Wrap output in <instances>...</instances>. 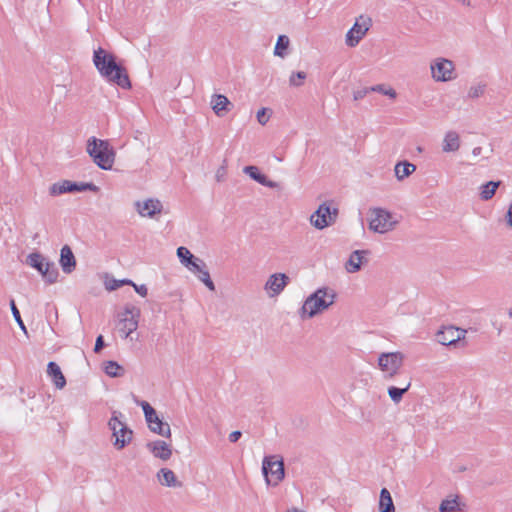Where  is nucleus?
<instances>
[{
    "instance_id": "nucleus-1",
    "label": "nucleus",
    "mask_w": 512,
    "mask_h": 512,
    "mask_svg": "<svg viewBox=\"0 0 512 512\" xmlns=\"http://www.w3.org/2000/svg\"><path fill=\"white\" fill-rule=\"evenodd\" d=\"M93 63L99 74L108 82L122 89L131 88V82L126 68L122 63L117 62V57L113 53L108 52L102 47H98L93 53Z\"/></svg>"
},
{
    "instance_id": "nucleus-2",
    "label": "nucleus",
    "mask_w": 512,
    "mask_h": 512,
    "mask_svg": "<svg viewBox=\"0 0 512 512\" xmlns=\"http://www.w3.org/2000/svg\"><path fill=\"white\" fill-rule=\"evenodd\" d=\"M336 299L334 290L328 287L318 288L304 301L299 314L302 319L313 318L328 309Z\"/></svg>"
},
{
    "instance_id": "nucleus-3",
    "label": "nucleus",
    "mask_w": 512,
    "mask_h": 512,
    "mask_svg": "<svg viewBox=\"0 0 512 512\" xmlns=\"http://www.w3.org/2000/svg\"><path fill=\"white\" fill-rule=\"evenodd\" d=\"M87 153L93 162L103 170H110L115 161V151L108 140L90 137L87 141Z\"/></svg>"
},
{
    "instance_id": "nucleus-4",
    "label": "nucleus",
    "mask_w": 512,
    "mask_h": 512,
    "mask_svg": "<svg viewBox=\"0 0 512 512\" xmlns=\"http://www.w3.org/2000/svg\"><path fill=\"white\" fill-rule=\"evenodd\" d=\"M26 263L36 269L48 284H53L57 281L59 272L56 265L48 261L41 253H30L26 257Z\"/></svg>"
},
{
    "instance_id": "nucleus-5",
    "label": "nucleus",
    "mask_w": 512,
    "mask_h": 512,
    "mask_svg": "<svg viewBox=\"0 0 512 512\" xmlns=\"http://www.w3.org/2000/svg\"><path fill=\"white\" fill-rule=\"evenodd\" d=\"M122 413L119 411H113L112 417L108 422L109 429L112 431L114 438L113 445L116 449L121 450L127 444H129L133 437V431L120 420Z\"/></svg>"
},
{
    "instance_id": "nucleus-6",
    "label": "nucleus",
    "mask_w": 512,
    "mask_h": 512,
    "mask_svg": "<svg viewBox=\"0 0 512 512\" xmlns=\"http://www.w3.org/2000/svg\"><path fill=\"white\" fill-rule=\"evenodd\" d=\"M369 229L380 234H384L394 229L398 221L393 220L391 212L383 208L370 209Z\"/></svg>"
},
{
    "instance_id": "nucleus-7",
    "label": "nucleus",
    "mask_w": 512,
    "mask_h": 512,
    "mask_svg": "<svg viewBox=\"0 0 512 512\" xmlns=\"http://www.w3.org/2000/svg\"><path fill=\"white\" fill-rule=\"evenodd\" d=\"M277 456H265L262 463V473L268 485L277 486L285 476L283 459Z\"/></svg>"
},
{
    "instance_id": "nucleus-8",
    "label": "nucleus",
    "mask_w": 512,
    "mask_h": 512,
    "mask_svg": "<svg viewBox=\"0 0 512 512\" xmlns=\"http://www.w3.org/2000/svg\"><path fill=\"white\" fill-rule=\"evenodd\" d=\"M404 354L396 352H383L378 356V367L386 379H392L403 366Z\"/></svg>"
},
{
    "instance_id": "nucleus-9",
    "label": "nucleus",
    "mask_w": 512,
    "mask_h": 512,
    "mask_svg": "<svg viewBox=\"0 0 512 512\" xmlns=\"http://www.w3.org/2000/svg\"><path fill=\"white\" fill-rule=\"evenodd\" d=\"M92 191L98 192L99 187L92 182H72L70 180H62L52 184L49 188L51 196H58L64 193Z\"/></svg>"
},
{
    "instance_id": "nucleus-10",
    "label": "nucleus",
    "mask_w": 512,
    "mask_h": 512,
    "mask_svg": "<svg viewBox=\"0 0 512 512\" xmlns=\"http://www.w3.org/2000/svg\"><path fill=\"white\" fill-rule=\"evenodd\" d=\"M338 209L332 208L326 202L319 205L318 209L310 216L311 224L319 230L332 225L337 218Z\"/></svg>"
},
{
    "instance_id": "nucleus-11",
    "label": "nucleus",
    "mask_w": 512,
    "mask_h": 512,
    "mask_svg": "<svg viewBox=\"0 0 512 512\" xmlns=\"http://www.w3.org/2000/svg\"><path fill=\"white\" fill-rule=\"evenodd\" d=\"M371 19L360 16L354 23L352 28L346 34V45L355 47L359 44L360 40L366 35L370 28Z\"/></svg>"
},
{
    "instance_id": "nucleus-12",
    "label": "nucleus",
    "mask_w": 512,
    "mask_h": 512,
    "mask_svg": "<svg viewBox=\"0 0 512 512\" xmlns=\"http://www.w3.org/2000/svg\"><path fill=\"white\" fill-rule=\"evenodd\" d=\"M140 309L134 305H127L124 310V317L120 319L119 330L124 333L125 338L129 337L138 328Z\"/></svg>"
},
{
    "instance_id": "nucleus-13",
    "label": "nucleus",
    "mask_w": 512,
    "mask_h": 512,
    "mask_svg": "<svg viewBox=\"0 0 512 512\" xmlns=\"http://www.w3.org/2000/svg\"><path fill=\"white\" fill-rule=\"evenodd\" d=\"M430 68L432 77L437 82H447L453 79L454 64L451 60L438 58Z\"/></svg>"
},
{
    "instance_id": "nucleus-14",
    "label": "nucleus",
    "mask_w": 512,
    "mask_h": 512,
    "mask_svg": "<svg viewBox=\"0 0 512 512\" xmlns=\"http://www.w3.org/2000/svg\"><path fill=\"white\" fill-rule=\"evenodd\" d=\"M466 330L454 326L444 327L437 333V341L445 346L454 345L465 338Z\"/></svg>"
},
{
    "instance_id": "nucleus-15",
    "label": "nucleus",
    "mask_w": 512,
    "mask_h": 512,
    "mask_svg": "<svg viewBox=\"0 0 512 512\" xmlns=\"http://www.w3.org/2000/svg\"><path fill=\"white\" fill-rule=\"evenodd\" d=\"M147 449L154 457L167 461L172 456L171 446L163 440H156L146 444Z\"/></svg>"
},
{
    "instance_id": "nucleus-16",
    "label": "nucleus",
    "mask_w": 512,
    "mask_h": 512,
    "mask_svg": "<svg viewBox=\"0 0 512 512\" xmlns=\"http://www.w3.org/2000/svg\"><path fill=\"white\" fill-rule=\"evenodd\" d=\"M288 280V276L284 273L272 274L265 284V289L272 292L270 296L278 295L284 290Z\"/></svg>"
},
{
    "instance_id": "nucleus-17",
    "label": "nucleus",
    "mask_w": 512,
    "mask_h": 512,
    "mask_svg": "<svg viewBox=\"0 0 512 512\" xmlns=\"http://www.w3.org/2000/svg\"><path fill=\"white\" fill-rule=\"evenodd\" d=\"M137 210L141 216L153 218L156 214L161 213L162 203L158 199H148L141 205L140 202L136 203Z\"/></svg>"
},
{
    "instance_id": "nucleus-18",
    "label": "nucleus",
    "mask_w": 512,
    "mask_h": 512,
    "mask_svg": "<svg viewBox=\"0 0 512 512\" xmlns=\"http://www.w3.org/2000/svg\"><path fill=\"white\" fill-rule=\"evenodd\" d=\"M190 271L197 274L198 279L204 283V285L210 290L215 291V285L210 277V273L207 269L205 262L201 259L199 262H195L193 267H190Z\"/></svg>"
},
{
    "instance_id": "nucleus-19",
    "label": "nucleus",
    "mask_w": 512,
    "mask_h": 512,
    "mask_svg": "<svg viewBox=\"0 0 512 512\" xmlns=\"http://www.w3.org/2000/svg\"><path fill=\"white\" fill-rule=\"evenodd\" d=\"M243 172L247 174L254 181L259 184L269 187V188H278L279 184L275 181L269 180L265 174H262L257 166H246L243 169Z\"/></svg>"
},
{
    "instance_id": "nucleus-20",
    "label": "nucleus",
    "mask_w": 512,
    "mask_h": 512,
    "mask_svg": "<svg viewBox=\"0 0 512 512\" xmlns=\"http://www.w3.org/2000/svg\"><path fill=\"white\" fill-rule=\"evenodd\" d=\"M146 422L151 432L158 434L162 437H171V429L169 424L160 419L157 413L154 416H152V419L146 420Z\"/></svg>"
},
{
    "instance_id": "nucleus-21",
    "label": "nucleus",
    "mask_w": 512,
    "mask_h": 512,
    "mask_svg": "<svg viewBox=\"0 0 512 512\" xmlns=\"http://www.w3.org/2000/svg\"><path fill=\"white\" fill-rule=\"evenodd\" d=\"M60 265L63 272L69 274L75 270L76 267V259L68 245H64L60 251Z\"/></svg>"
},
{
    "instance_id": "nucleus-22",
    "label": "nucleus",
    "mask_w": 512,
    "mask_h": 512,
    "mask_svg": "<svg viewBox=\"0 0 512 512\" xmlns=\"http://www.w3.org/2000/svg\"><path fill=\"white\" fill-rule=\"evenodd\" d=\"M369 254L368 250H355L350 254L345 269L348 273H356L361 270L364 255Z\"/></svg>"
},
{
    "instance_id": "nucleus-23",
    "label": "nucleus",
    "mask_w": 512,
    "mask_h": 512,
    "mask_svg": "<svg viewBox=\"0 0 512 512\" xmlns=\"http://www.w3.org/2000/svg\"><path fill=\"white\" fill-rule=\"evenodd\" d=\"M47 374L52 379L54 385L58 389H62L66 385V379L56 362L50 361L47 365Z\"/></svg>"
},
{
    "instance_id": "nucleus-24",
    "label": "nucleus",
    "mask_w": 512,
    "mask_h": 512,
    "mask_svg": "<svg viewBox=\"0 0 512 512\" xmlns=\"http://www.w3.org/2000/svg\"><path fill=\"white\" fill-rule=\"evenodd\" d=\"M231 105V102L225 95L215 94L212 97V108L217 116H224L230 111L229 106Z\"/></svg>"
},
{
    "instance_id": "nucleus-25",
    "label": "nucleus",
    "mask_w": 512,
    "mask_h": 512,
    "mask_svg": "<svg viewBox=\"0 0 512 512\" xmlns=\"http://www.w3.org/2000/svg\"><path fill=\"white\" fill-rule=\"evenodd\" d=\"M159 482L167 487H181L182 483L177 480L175 473L168 468H161L157 473Z\"/></svg>"
},
{
    "instance_id": "nucleus-26",
    "label": "nucleus",
    "mask_w": 512,
    "mask_h": 512,
    "mask_svg": "<svg viewBox=\"0 0 512 512\" xmlns=\"http://www.w3.org/2000/svg\"><path fill=\"white\" fill-rule=\"evenodd\" d=\"M460 148L459 134L455 131H448L443 140L442 150L444 152H455Z\"/></svg>"
},
{
    "instance_id": "nucleus-27",
    "label": "nucleus",
    "mask_w": 512,
    "mask_h": 512,
    "mask_svg": "<svg viewBox=\"0 0 512 512\" xmlns=\"http://www.w3.org/2000/svg\"><path fill=\"white\" fill-rule=\"evenodd\" d=\"M379 512H395V506L387 488H382L380 491Z\"/></svg>"
},
{
    "instance_id": "nucleus-28",
    "label": "nucleus",
    "mask_w": 512,
    "mask_h": 512,
    "mask_svg": "<svg viewBox=\"0 0 512 512\" xmlns=\"http://www.w3.org/2000/svg\"><path fill=\"white\" fill-rule=\"evenodd\" d=\"M415 170L416 165L408 161L398 162L394 168L395 176L398 180H403L404 178L411 175Z\"/></svg>"
},
{
    "instance_id": "nucleus-29",
    "label": "nucleus",
    "mask_w": 512,
    "mask_h": 512,
    "mask_svg": "<svg viewBox=\"0 0 512 512\" xmlns=\"http://www.w3.org/2000/svg\"><path fill=\"white\" fill-rule=\"evenodd\" d=\"M177 256L180 262L185 265L189 270L193 267L195 262H199V258H196L186 247L180 246L177 248Z\"/></svg>"
},
{
    "instance_id": "nucleus-30",
    "label": "nucleus",
    "mask_w": 512,
    "mask_h": 512,
    "mask_svg": "<svg viewBox=\"0 0 512 512\" xmlns=\"http://www.w3.org/2000/svg\"><path fill=\"white\" fill-rule=\"evenodd\" d=\"M462 510V507L458 503V496L452 499H444L439 505V512H460Z\"/></svg>"
},
{
    "instance_id": "nucleus-31",
    "label": "nucleus",
    "mask_w": 512,
    "mask_h": 512,
    "mask_svg": "<svg viewBox=\"0 0 512 512\" xmlns=\"http://www.w3.org/2000/svg\"><path fill=\"white\" fill-rule=\"evenodd\" d=\"M500 184L501 181H488L487 183L483 184L481 186L480 193L481 199L485 201L491 199L494 196Z\"/></svg>"
},
{
    "instance_id": "nucleus-32",
    "label": "nucleus",
    "mask_w": 512,
    "mask_h": 512,
    "mask_svg": "<svg viewBox=\"0 0 512 512\" xmlns=\"http://www.w3.org/2000/svg\"><path fill=\"white\" fill-rule=\"evenodd\" d=\"M105 373L110 377H121L124 375V368L115 361H107L104 367Z\"/></svg>"
},
{
    "instance_id": "nucleus-33",
    "label": "nucleus",
    "mask_w": 512,
    "mask_h": 512,
    "mask_svg": "<svg viewBox=\"0 0 512 512\" xmlns=\"http://www.w3.org/2000/svg\"><path fill=\"white\" fill-rule=\"evenodd\" d=\"M411 383L408 382L404 388H398L396 386L388 387V395L394 403H399L403 395L409 390Z\"/></svg>"
},
{
    "instance_id": "nucleus-34",
    "label": "nucleus",
    "mask_w": 512,
    "mask_h": 512,
    "mask_svg": "<svg viewBox=\"0 0 512 512\" xmlns=\"http://www.w3.org/2000/svg\"><path fill=\"white\" fill-rule=\"evenodd\" d=\"M290 40L286 35H280L277 39L274 54L279 57H284L286 55V50L289 47Z\"/></svg>"
},
{
    "instance_id": "nucleus-35",
    "label": "nucleus",
    "mask_w": 512,
    "mask_h": 512,
    "mask_svg": "<svg viewBox=\"0 0 512 512\" xmlns=\"http://www.w3.org/2000/svg\"><path fill=\"white\" fill-rule=\"evenodd\" d=\"M123 285H134V282L130 279L116 280L111 279L105 282V287L108 291L116 290Z\"/></svg>"
},
{
    "instance_id": "nucleus-36",
    "label": "nucleus",
    "mask_w": 512,
    "mask_h": 512,
    "mask_svg": "<svg viewBox=\"0 0 512 512\" xmlns=\"http://www.w3.org/2000/svg\"><path fill=\"white\" fill-rule=\"evenodd\" d=\"M486 90L485 83H478L477 85H473L469 88L467 97L470 99H477L481 97Z\"/></svg>"
},
{
    "instance_id": "nucleus-37",
    "label": "nucleus",
    "mask_w": 512,
    "mask_h": 512,
    "mask_svg": "<svg viewBox=\"0 0 512 512\" xmlns=\"http://www.w3.org/2000/svg\"><path fill=\"white\" fill-rule=\"evenodd\" d=\"M10 308H11V312H12L13 317H14L15 321L17 322L18 326L25 334H27L26 326L21 318L20 312H19V310L15 304V301L13 299L10 301Z\"/></svg>"
},
{
    "instance_id": "nucleus-38",
    "label": "nucleus",
    "mask_w": 512,
    "mask_h": 512,
    "mask_svg": "<svg viewBox=\"0 0 512 512\" xmlns=\"http://www.w3.org/2000/svg\"><path fill=\"white\" fill-rule=\"evenodd\" d=\"M307 74L304 71H298L291 74L289 78L290 86L300 87L303 85V81L306 79Z\"/></svg>"
},
{
    "instance_id": "nucleus-39",
    "label": "nucleus",
    "mask_w": 512,
    "mask_h": 512,
    "mask_svg": "<svg viewBox=\"0 0 512 512\" xmlns=\"http://www.w3.org/2000/svg\"><path fill=\"white\" fill-rule=\"evenodd\" d=\"M370 92H379L383 95H386L392 99L396 98L397 96V93L394 89L392 88H386L385 85L383 84H378V85H375V86H371L370 87Z\"/></svg>"
},
{
    "instance_id": "nucleus-40",
    "label": "nucleus",
    "mask_w": 512,
    "mask_h": 512,
    "mask_svg": "<svg viewBox=\"0 0 512 512\" xmlns=\"http://www.w3.org/2000/svg\"><path fill=\"white\" fill-rule=\"evenodd\" d=\"M138 404L142 407L145 420L152 419V416L156 414V410L146 401H140Z\"/></svg>"
},
{
    "instance_id": "nucleus-41",
    "label": "nucleus",
    "mask_w": 512,
    "mask_h": 512,
    "mask_svg": "<svg viewBox=\"0 0 512 512\" xmlns=\"http://www.w3.org/2000/svg\"><path fill=\"white\" fill-rule=\"evenodd\" d=\"M270 115H271L270 109L261 108L260 110H258L256 117H257L258 122L261 125H265L268 122Z\"/></svg>"
},
{
    "instance_id": "nucleus-42",
    "label": "nucleus",
    "mask_w": 512,
    "mask_h": 512,
    "mask_svg": "<svg viewBox=\"0 0 512 512\" xmlns=\"http://www.w3.org/2000/svg\"><path fill=\"white\" fill-rule=\"evenodd\" d=\"M368 93H370V87L362 88L354 92L353 98L355 101L363 99Z\"/></svg>"
},
{
    "instance_id": "nucleus-43",
    "label": "nucleus",
    "mask_w": 512,
    "mask_h": 512,
    "mask_svg": "<svg viewBox=\"0 0 512 512\" xmlns=\"http://www.w3.org/2000/svg\"><path fill=\"white\" fill-rule=\"evenodd\" d=\"M105 346L104 338L102 335H99L96 338L95 346H94V352L99 353Z\"/></svg>"
},
{
    "instance_id": "nucleus-44",
    "label": "nucleus",
    "mask_w": 512,
    "mask_h": 512,
    "mask_svg": "<svg viewBox=\"0 0 512 512\" xmlns=\"http://www.w3.org/2000/svg\"><path fill=\"white\" fill-rule=\"evenodd\" d=\"M136 291V293H138L140 296L142 297H145L147 296L148 294V288L146 287V285L142 284V285H137L134 283V285H132Z\"/></svg>"
},
{
    "instance_id": "nucleus-45",
    "label": "nucleus",
    "mask_w": 512,
    "mask_h": 512,
    "mask_svg": "<svg viewBox=\"0 0 512 512\" xmlns=\"http://www.w3.org/2000/svg\"><path fill=\"white\" fill-rule=\"evenodd\" d=\"M241 436H242L241 431H239V430L233 431L229 434V441L231 443H235L240 439Z\"/></svg>"
},
{
    "instance_id": "nucleus-46",
    "label": "nucleus",
    "mask_w": 512,
    "mask_h": 512,
    "mask_svg": "<svg viewBox=\"0 0 512 512\" xmlns=\"http://www.w3.org/2000/svg\"><path fill=\"white\" fill-rule=\"evenodd\" d=\"M506 219H507L508 224L512 227V204L510 205V207L507 211Z\"/></svg>"
},
{
    "instance_id": "nucleus-47",
    "label": "nucleus",
    "mask_w": 512,
    "mask_h": 512,
    "mask_svg": "<svg viewBox=\"0 0 512 512\" xmlns=\"http://www.w3.org/2000/svg\"><path fill=\"white\" fill-rule=\"evenodd\" d=\"M224 173H225V169L223 167H221L220 169H218L217 173H216V179L217 181H221L223 176H224Z\"/></svg>"
},
{
    "instance_id": "nucleus-48",
    "label": "nucleus",
    "mask_w": 512,
    "mask_h": 512,
    "mask_svg": "<svg viewBox=\"0 0 512 512\" xmlns=\"http://www.w3.org/2000/svg\"><path fill=\"white\" fill-rule=\"evenodd\" d=\"M481 151H482V148L481 147H475L473 150H472V154L474 156H478L481 154Z\"/></svg>"
},
{
    "instance_id": "nucleus-49",
    "label": "nucleus",
    "mask_w": 512,
    "mask_h": 512,
    "mask_svg": "<svg viewBox=\"0 0 512 512\" xmlns=\"http://www.w3.org/2000/svg\"><path fill=\"white\" fill-rule=\"evenodd\" d=\"M464 5H467L469 6L470 5V0H460Z\"/></svg>"
},
{
    "instance_id": "nucleus-50",
    "label": "nucleus",
    "mask_w": 512,
    "mask_h": 512,
    "mask_svg": "<svg viewBox=\"0 0 512 512\" xmlns=\"http://www.w3.org/2000/svg\"><path fill=\"white\" fill-rule=\"evenodd\" d=\"M509 316L512 318V309L509 311Z\"/></svg>"
}]
</instances>
